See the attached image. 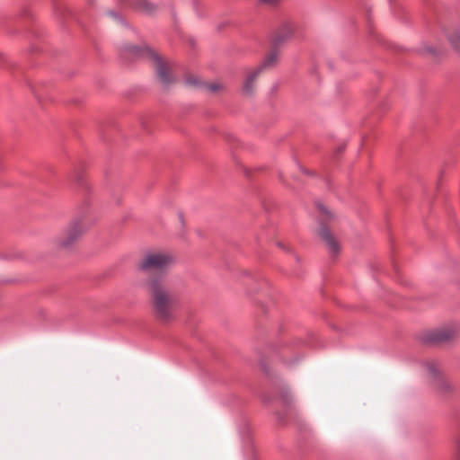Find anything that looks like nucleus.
<instances>
[{"mask_svg": "<svg viewBox=\"0 0 460 460\" xmlns=\"http://www.w3.org/2000/svg\"><path fill=\"white\" fill-rule=\"evenodd\" d=\"M136 5L143 12L151 14L156 10V6L148 0H135Z\"/></svg>", "mask_w": 460, "mask_h": 460, "instance_id": "ddd939ff", "label": "nucleus"}, {"mask_svg": "<svg viewBox=\"0 0 460 460\" xmlns=\"http://www.w3.org/2000/svg\"><path fill=\"white\" fill-rule=\"evenodd\" d=\"M148 58L159 82L164 85L172 84L174 81L172 62L153 50L149 51Z\"/></svg>", "mask_w": 460, "mask_h": 460, "instance_id": "7ed1b4c3", "label": "nucleus"}, {"mask_svg": "<svg viewBox=\"0 0 460 460\" xmlns=\"http://www.w3.org/2000/svg\"><path fill=\"white\" fill-rule=\"evenodd\" d=\"M447 37L452 47L460 53V31L457 30L448 31Z\"/></svg>", "mask_w": 460, "mask_h": 460, "instance_id": "f8f14e48", "label": "nucleus"}, {"mask_svg": "<svg viewBox=\"0 0 460 460\" xmlns=\"http://www.w3.org/2000/svg\"><path fill=\"white\" fill-rule=\"evenodd\" d=\"M426 51L429 54H432V55H435L436 54V50L435 49L431 48V47H427L426 48Z\"/></svg>", "mask_w": 460, "mask_h": 460, "instance_id": "6ab92c4d", "label": "nucleus"}, {"mask_svg": "<svg viewBox=\"0 0 460 460\" xmlns=\"http://www.w3.org/2000/svg\"><path fill=\"white\" fill-rule=\"evenodd\" d=\"M319 211H320L322 217H331V212L323 205H320L319 206Z\"/></svg>", "mask_w": 460, "mask_h": 460, "instance_id": "dca6fc26", "label": "nucleus"}, {"mask_svg": "<svg viewBox=\"0 0 460 460\" xmlns=\"http://www.w3.org/2000/svg\"><path fill=\"white\" fill-rule=\"evenodd\" d=\"M277 46L273 43L272 49L267 53L261 64L255 68L257 71L261 73L262 70L271 68L277 65L280 57V52Z\"/></svg>", "mask_w": 460, "mask_h": 460, "instance_id": "0eeeda50", "label": "nucleus"}, {"mask_svg": "<svg viewBox=\"0 0 460 460\" xmlns=\"http://www.w3.org/2000/svg\"><path fill=\"white\" fill-rule=\"evenodd\" d=\"M433 383H434L435 388L439 393L446 394V393H449L453 390L452 383L448 379H447L444 376H442L441 377H439L438 380H436Z\"/></svg>", "mask_w": 460, "mask_h": 460, "instance_id": "9b49d317", "label": "nucleus"}, {"mask_svg": "<svg viewBox=\"0 0 460 460\" xmlns=\"http://www.w3.org/2000/svg\"><path fill=\"white\" fill-rule=\"evenodd\" d=\"M95 220L90 217H82L69 223L64 232L56 238L55 244L60 250H70L90 229Z\"/></svg>", "mask_w": 460, "mask_h": 460, "instance_id": "f03ea898", "label": "nucleus"}, {"mask_svg": "<svg viewBox=\"0 0 460 460\" xmlns=\"http://www.w3.org/2000/svg\"><path fill=\"white\" fill-rule=\"evenodd\" d=\"M280 0H260V3L267 5H273L279 3Z\"/></svg>", "mask_w": 460, "mask_h": 460, "instance_id": "f3484780", "label": "nucleus"}, {"mask_svg": "<svg viewBox=\"0 0 460 460\" xmlns=\"http://www.w3.org/2000/svg\"><path fill=\"white\" fill-rule=\"evenodd\" d=\"M318 234L325 242L331 252L337 253L340 251L339 242L325 226H321Z\"/></svg>", "mask_w": 460, "mask_h": 460, "instance_id": "6e6552de", "label": "nucleus"}, {"mask_svg": "<svg viewBox=\"0 0 460 460\" xmlns=\"http://www.w3.org/2000/svg\"><path fill=\"white\" fill-rule=\"evenodd\" d=\"M458 326L456 324H450L434 331L431 334V339L437 342H445L453 340L458 335Z\"/></svg>", "mask_w": 460, "mask_h": 460, "instance_id": "39448f33", "label": "nucleus"}, {"mask_svg": "<svg viewBox=\"0 0 460 460\" xmlns=\"http://www.w3.org/2000/svg\"><path fill=\"white\" fill-rule=\"evenodd\" d=\"M425 368L427 370L429 376L432 379L433 382H435L443 376L440 366L438 365V362L434 360L427 361L425 363Z\"/></svg>", "mask_w": 460, "mask_h": 460, "instance_id": "9d476101", "label": "nucleus"}, {"mask_svg": "<svg viewBox=\"0 0 460 460\" xmlns=\"http://www.w3.org/2000/svg\"><path fill=\"white\" fill-rule=\"evenodd\" d=\"M294 32V25L289 22H283L278 29L273 40L275 45H279L288 40Z\"/></svg>", "mask_w": 460, "mask_h": 460, "instance_id": "1a4fd4ad", "label": "nucleus"}, {"mask_svg": "<svg viewBox=\"0 0 460 460\" xmlns=\"http://www.w3.org/2000/svg\"><path fill=\"white\" fill-rule=\"evenodd\" d=\"M205 86L212 93H219L224 89V85L220 82H213L206 84Z\"/></svg>", "mask_w": 460, "mask_h": 460, "instance_id": "4468645a", "label": "nucleus"}, {"mask_svg": "<svg viewBox=\"0 0 460 460\" xmlns=\"http://www.w3.org/2000/svg\"><path fill=\"white\" fill-rule=\"evenodd\" d=\"M173 256L168 252L148 253L139 261L138 269L144 271L163 270L173 262Z\"/></svg>", "mask_w": 460, "mask_h": 460, "instance_id": "20e7f679", "label": "nucleus"}, {"mask_svg": "<svg viewBox=\"0 0 460 460\" xmlns=\"http://www.w3.org/2000/svg\"><path fill=\"white\" fill-rule=\"evenodd\" d=\"M456 460H460V439L456 444Z\"/></svg>", "mask_w": 460, "mask_h": 460, "instance_id": "a211bd4d", "label": "nucleus"}, {"mask_svg": "<svg viewBox=\"0 0 460 460\" xmlns=\"http://www.w3.org/2000/svg\"><path fill=\"white\" fill-rule=\"evenodd\" d=\"M186 83L193 87H199L201 84L199 78L194 75H190L186 77Z\"/></svg>", "mask_w": 460, "mask_h": 460, "instance_id": "2eb2a0df", "label": "nucleus"}, {"mask_svg": "<svg viewBox=\"0 0 460 460\" xmlns=\"http://www.w3.org/2000/svg\"><path fill=\"white\" fill-rule=\"evenodd\" d=\"M150 303L155 320L162 324H169L175 319V309L178 303L173 286L166 281L151 279Z\"/></svg>", "mask_w": 460, "mask_h": 460, "instance_id": "f257e3e1", "label": "nucleus"}, {"mask_svg": "<svg viewBox=\"0 0 460 460\" xmlns=\"http://www.w3.org/2000/svg\"><path fill=\"white\" fill-rule=\"evenodd\" d=\"M261 73L257 71L255 68L249 70L246 73L243 84V93L245 96H252L254 94L256 91V80Z\"/></svg>", "mask_w": 460, "mask_h": 460, "instance_id": "423d86ee", "label": "nucleus"}]
</instances>
